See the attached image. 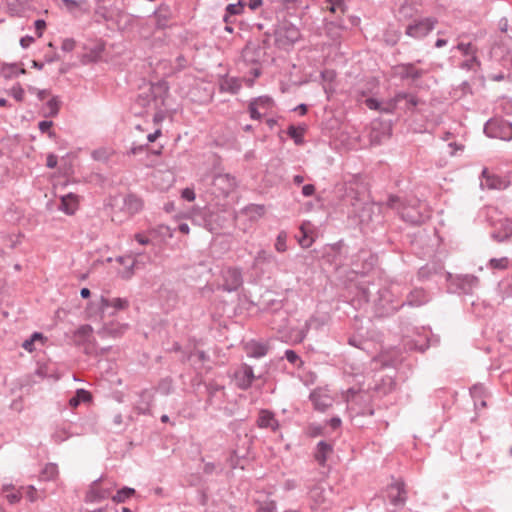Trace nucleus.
<instances>
[{
	"instance_id": "nucleus-63",
	"label": "nucleus",
	"mask_w": 512,
	"mask_h": 512,
	"mask_svg": "<svg viewBox=\"0 0 512 512\" xmlns=\"http://www.w3.org/2000/svg\"><path fill=\"white\" fill-rule=\"evenodd\" d=\"M276 508V503L274 501H270L260 506L258 512H273Z\"/></svg>"
},
{
	"instance_id": "nucleus-4",
	"label": "nucleus",
	"mask_w": 512,
	"mask_h": 512,
	"mask_svg": "<svg viewBox=\"0 0 512 512\" xmlns=\"http://www.w3.org/2000/svg\"><path fill=\"white\" fill-rule=\"evenodd\" d=\"M401 218L411 225H421L429 218L425 206L416 201V204H405L400 213Z\"/></svg>"
},
{
	"instance_id": "nucleus-9",
	"label": "nucleus",
	"mask_w": 512,
	"mask_h": 512,
	"mask_svg": "<svg viewBox=\"0 0 512 512\" xmlns=\"http://www.w3.org/2000/svg\"><path fill=\"white\" fill-rule=\"evenodd\" d=\"M451 285L455 286L464 294H472L473 290L479 285V278L471 275H448Z\"/></svg>"
},
{
	"instance_id": "nucleus-24",
	"label": "nucleus",
	"mask_w": 512,
	"mask_h": 512,
	"mask_svg": "<svg viewBox=\"0 0 512 512\" xmlns=\"http://www.w3.org/2000/svg\"><path fill=\"white\" fill-rule=\"evenodd\" d=\"M484 182L482 183L489 189H504L507 186V182L499 176L490 175L487 169L482 172Z\"/></svg>"
},
{
	"instance_id": "nucleus-51",
	"label": "nucleus",
	"mask_w": 512,
	"mask_h": 512,
	"mask_svg": "<svg viewBox=\"0 0 512 512\" xmlns=\"http://www.w3.org/2000/svg\"><path fill=\"white\" fill-rule=\"evenodd\" d=\"M52 126H53V122L48 121V120L41 121V122H39V125H38L39 130L42 133H48L50 138L55 137V133L53 131H51Z\"/></svg>"
},
{
	"instance_id": "nucleus-25",
	"label": "nucleus",
	"mask_w": 512,
	"mask_h": 512,
	"mask_svg": "<svg viewBox=\"0 0 512 512\" xmlns=\"http://www.w3.org/2000/svg\"><path fill=\"white\" fill-rule=\"evenodd\" d=\"M245 351L249 357L261 358L268 352V347L265 344L251 341L245 345Z\"/></svg>"
},
{
	"instance_id": "nucleus-54",
	"label": "nucleus",
	"mask_w": 512,
	"mask_h": 512,
	"mask_svg": "<svg viewBox=\"0 0 512 512\" xmlns=\"http://www.w3.org/2000/svg\"><path fill=\"white\" fill-rule=\"evenodd\" d=\"M285 357L291 364L297 365L298 362L302 363L300 357L294 350H286Z\"/></svg>"
},
{
	"instance_id": "nucleus-18",
	"label": "nucleus",
	"mask_w": 512,
	"mask_h": 512,
	"mask_svg": "<svg viewBox=\"0 0 512 512\" xmlns=\"http://www.w3.org/2000/svg\"><path fill=\"white\" fill-rule=\"evenodd\" d=\"M219 91L222 93L237 94L242 85L241 80L237 77H229L228 75L219 78Z\"/></svg>"
},
{
	"instance_id": "nucleus-48",
	"label": "nucleus",
	"mask_w": 512,
	"mask_h": 512,
	"mask_svg": "<svg viewBox=\"0 0 512 512\" xmlns=\"http://www.w3.org/2000/svg\"><path fill=\"white\" fill-rule=\"evenodd\" d=\"M20 488L23 493V497H26L29 501L34 502L37 499V490L33 485H28L26 487L21 486Z\"/></svg>"
},
{
	"instance_id": "nucleus-36",
	"label": "nucleus",
	"mask_w": 512,
	"mask_h": 512,
	"mask_svg": "<svg viewBox=\"0 0 512 512\" xmlns=\"http://www.w3.org/2000/svg\"><path fill=\"white\" fill-rule=\"evenodd\" d=\"M275 261V256L267 252L266 250H260L258 251L257 255L254 258L253 261V267H258L259 265L263 264H269Z\"/></svg>"
},
{
	"instance_id": "nucleus-2",
	"label": "nucleus",
	"mask_w": 512,
	"mask_h": 512,
	"mask_svg": "<svg viewBox=\"0 0 512 512\" xmlns=\"http://www.w3.org/2000/svg\"><path fill=\"white\" fill-rule=\"evenodd\" d=\"M275 44L280 49H288L301 37L299 29L288 22H284L274 31Z\"/></svg>"
},
{
	"instance_id": "nucleus-44",
	"label": "nucleus",
	"mask_w": 512,
	"mask_h": 512,
	"mask_svg": "<svg viewBox=\"0 0 512 512\" xmlns=\"http://www.w3.org/2000/svg\"><path fill=\"white\" fill-rule=\"evenodd\" d=\"M286 241H287V233L285 231H281L276 238V242H275L276 251H278L280 253L285 252L287 250Z\"/></svg>"
},
{
	"instance_id": "nucleus-64",
	"label": "nucleus",
	"mask_w": 512,
	"mask_h": 512,
	"mask_svg": "<svg viewBox=\"0 0 512 512\" xmlns=\"http://www.w3.org/2000/svg\"><path fill=\"white\" fill-rule=\"evenodd\" d=\"M57 163H58L57 156L52 153L48 154L47 159H46V166L50 169H53L57 166Z\"/></svg>"
},
{
	"instance_id": "nucleus-52",
	"label": "nucleus",
	"mask_w": 512,
	"mask_h": 512,
	"mask_svg": "<svg viewBox=\"0 0 512 512\" xmlns=\"http://www.w3.org/2000/svg\"><path fill=\"white\" fill-rule=\"evenodd\" d=\"M68 437H69V435L67 434L65 429H58L52 435V438H53L54 442L57 443V444L62 443Z\"/></svg>"
},
{
	"instance_id": "nucleus-19",
	"label": "nucleus",
	"mask_w": 512,
	"mask_h": 512,
	"mask_svg": "<svg viewBox=\"0 0 512 512\" xmlns=\"http://www.w3.org/2000/svg\"><path fill=\"white\" fill-rule=\"evenodd\" d=\"M257 425L260 428H270L274 432L279 429V422L275 418L274 413L265 409L259 412Z\"/></svg>"
},
{
	"instance_id": "nucleus-23",
	"label": "nucleus",
	"mask_w": 512,
	"mask_h": 512,
	"mask_svg": "<svg viewBox=\"0 0 512 512\" xmlns=\"http://www.w3.org/2000/svg\"><path fill=\"white\" fill-rule=\"evenodd\" d=\"M264 54L261 46L252 44H247L242 52L244 61L253 64L258 63Z\"/></svg>"
},
{
	"instance_id": "nucleus-41",
	"label": "nucleus",
	"mask_w": 512,
	"mask_h": 512,
	"mask_svg": "<svg viewBox=\"0 0 512 512\" xmlns=\"http://www.w3.org/2000/svg\"><path fill=\"white\" fill-rule=\"evenodd\" d=\"M60 108V101L57 97H52L47 103H46V109L48 111H45L43 113L44 117H55L59 113Z\"/></svg>"
},
{
	"instance_id": "nucleus-55",
	"label": "nucleus",
	"mask_w": 512,
	"mask_h": 512,
	"mask_svg": "<svg viewBox=\"0 0 512 512\" xmlns=\"http://www.w3.org/2000/svg\"><path fill=\"white\" fill-rule=\"evenodd\" d=\"M248 111L251 119L260 120L262 118V114L258 111V107L255 105V103H252L251 101L248 105Z\"/></svg>"
},
{
	"instance_id": "nucleus-7",
	"label": "nucleus",
	"mask_w": 512,
	"mask_h": 512,
	"mask_svg": "<svg viewBox=\"0 0 512 512\" xmlns=\"http://www.w3.org/2000/svg\"><path fill=\"white\" fill-rule=\"evenodd\" d=\"M419 103L418 98L407 92H399L387 102V107L383 109L385 112H393L400 108L403 110H412Z\"/></svg>"
},
{
	"instance_id": "nucleus-61",
	"label": "nucleus",
	"mask_w": 512,
	"mask_h": 512,
	"mask_svg": "<svg viewBox=\"0 0 512 512\" xmlns=\"http://www.w3.org/2000/svg\"><path fill=\"white\" fill-rule=\"evenodd\" d=\"M29 90H30L31 92H33V93L35 92V93L37 94V97H38V99H39L40 101L44 100L47 96H49V95H50V91H49V90H47V89L38 90V89H36V88H34V87H30V88H29Z\"/></svg>"
},
{
	"instance_id": "nucleus-56",
	"label": "nucleus",
	"mask_w": 512,
	"mask_h": 512,
	"mask_svg": "<svg viewBox=\"0 0 512 512\" xmlns=\"http://www.w3.org/2000/svg\"><path fill=\"white\" fill-rule=\"evenodd\" d=\"M3 74L7 78H11L13 76H17V64H10L2 69Z\"/></svg>"
},
{
	"instance_id": "nucleus-57",
	"label": "nucleus",
	"mask_w": 512,
	"mask_h": 512,
	"mask_svg": "<svg viewBox=\"0 0 512 512\" xmlns=\"http://www.w3.org/2000/svg\"><path fill=\"white\" fill-rule=\"evenodd\" d=\"M11 93L18 102H22L24 100V89L20 85L14 86L11 89Z\"/></svg>"
},
{
	"instance_id": "nucleus-60",
	"label": "nucleus",
	"mask_w": 512,
	"mask_h": 512,
	"mask_svg": "<svg viewBox=\"0 0 512 512\" xmlns=\"http://www.w3.org/2000/svg\"><path fill=\"white\" fill-rule=\"evenodd\" d=\"M348 343L351 345V346H354L356 348H359V349H364L363 347V344L365 343L361 338L357 337V336H352L348 339Z\"/></svg>"
},
{
	"instance_id": "nucleus-45",
	"label": "nucleus",
	"mask_w": 512,
	"mask_h": 512,
	"mask_svg": "<svg viewBox=\"0 0 512 512\" xmlns=\"http://www.w3.org/2000/svg\"><path fill=\"white\" fill-rule=\"evenodd\" d=\"M258 108L269 109L273 105V100L269 96H260L251 100Z\"/></svg>"
},
{
	"instance_id": "nucleus-49",
	"label": "nucleus",
	"mask_w": 512,
	"mask_h": 512,
	"mask_svg": "<svg viewBox=\"0 0 512 512\" xmlns=\"http://www.w3.org/2000/svg\"><path fill=\"white\" fill-rule=\"evenodd\" d=\"M193 357H196L199 362H206L209 360V356L206 354L203 350H196L193 352H190L184 359L183 362L187 360H191Z\"/></svg>"
},
{
	"instance_id": "nucleus-53",
	"label": "nucleus",
	"mask_w": 512,
	"mask_h": 512,
	"mask_svg": "<svg viewBox=\"0 0 512 512\" xmlns=\"http://www.w3.org/2000/svg\"><path fill=\"white\" fill-rule=\"evenodd\" d=\"M302 232L303 235L298 239V243L302 248H309L314 240L304 230Z\"/></svg>"
},
{
	"instance_id": "nucleus-13",
	"label": "nucleus",
	"mask_w": 512,
	"mask_h": 512,
	"mask_svg": "<svg viewBox=\"0 0 512 512\" xmlns=\"http://www.w3.org/2000/svg\"><path fill=\"white\" fill-rule=\"evenodd\" d=\"M332 490L326 489L321 482H316L309 490V498L316 506H321L329 501Z\"/></svg>"
},
{
	"instance_id": "nucleus-35",
	"label": "nucleus",
	"mask_w": 512,
	"mask_h": 512,
	"mask_svg": "<svg viewBox=\"0 0 512 512\" xmlns=\"http://www.w3.org/2000/svg\"><path fill=\"white\" fill-rule=\"evenodd\" d=\"M304 132V127H296L294 125H290L287 129V134L294 140L296 145H302L304 143Z\"/></svg>"
},
{
	"instance_id": "nucleus-27",
	"label": "nucleus",
	"mask_w": 512,
	"mask_h": 512,
	"mask_svg": "<svg viewBox=\"0 0 512 512\" xmlns=\"http://www.w3.org/2000/svg\"><path fill=\"white\" fill-rule=\"evenodd\" d=\"M2 493L10 504H16L23 498L21 488H15L12 484L4 485Z\"/></svg>"
},
{
	"instance_id": "nucleus-46",
	"label": "nucleus",
	"mask_w": 512,
	"mask_h": 512,
	"mask_svg": "<svg viewBox=\"0 0 512 512\" xmlns=\"http://www.w3.org/2000/svg\"><path fill=\"white\" fill-rule=\"evenodd\" d=\"M508 264H509V259L507 257H503V258H499V259L492 258L489 261V266L492 269L503 270L508 267Z\"/></svg>"
},
{
	"instance_id": "nucleus-30",
	"label": "nucleus",
	"mask_w": 512,
	"mask_h": 512,
	"mask_svg": "<svg viewBox=\"0 0 512 512\" xmlns=\"http://www.w3.org/2000/svg\"><path fill=\"white\" fill-rule=\"evenodd\" d=\"M206 391L208 394L207 403L212 405L214 403V399L218 398L219 394H222V396H224L225 387L223 385L218 384L215 381H211L206 384Z\"/></svg>"
},
{
	"instance_id": "nucleus-16",
	"label": "nucleus",
	"mask_w": 512,
	"mask_h": 512,
	"mask_svg": "<svg viewBox=\"0 0 512 512\" xmlns=\"http://www.w3.org/2000/svg\"><path fill=\"white\" fill-rule=\"evenodd\" d=\"M429 301L428 294L422 288H415L409 292L406 301L400 304V307L408 305L411 307H419Z\"/></svg>"
},
{
	"instance_id": "nucleus-38",
	"label": "nucleus",
	"mask_w": 512,
	"mask_h": 512,
	"mask_svg": "<svg viewBox=\"0 0 512 512\" xmlns=\"http://www.w3.org/2000/svg\"><path fill=\"white\" fill-rule=\"evenodd\" d=\"M244 7H245V4L242 1H239L238 3H235V4L227 5L226 14L223 17L224 22L230 23V20H229L230 16H235V15L241 14L244 10Z\"/></svg>"
},
{
	"instance_id": "nucleus-62",
	"label": "nucleus",
	"mask_w": 512,
	"mask_h": 512,
	"mask_svg": "<svg viewBox=\"0 0 512 512\" xmlns=\"http://www.w3.org/2000/svg\"><path fill=\"white\" fill-rule=\"evenodd\" d=\"M181 196H182L183 199H185L187 201H194L195 200V192L191 188H185L182 191Z\"/></svg>"
},
{
	"instance_id": "nucleus-15",
	"label": "nucleus",
	"mask_w": 512,
	"mask_h": 512,
	"mask_svg": "<svg viewBox=\"0 0 512 512\" xmlns=\"http://www.w3.org/2000/svg\"><path fill=\"white\" fill-rule=\"evenodd\" d=\"M172 16L173 13L171 7L165 3L160 4L159 7L154 11V18L157 28L164 29L168 27Z\"/></svg>"
},
{
	"instance_id": "nucleus-21",
	"label": "nucleus",
	"mask_w": 512,
	"mask_h": 512,
	"mask_svg": "<svg viewBox=\"0 0 512 512\" xmlns=\"http://www.w3.org/2000/svg\"><path fill=\"white\" fill-rule=\"evenodd\" d=\"M235 185V178L229 174H218L213 178V186L220 189L224 194L232 191Z\"/></svg>"
},
{
	"instance_id": "nucleus-31",
	"label": "nucleus",
	"mask_w": 512,
	"mask_h": 512,
	"mask_svg": "<svg viewBox=\"0 0 512 512\" xmlns=\"http://www.w3.org/2000/svg\"><path fill=\"white\" fill-rule=\"evenodd\" d=\"M60 209L68 215L74 214L77 209V196L72 193L63 196L61 198Z\"/></svg>"
},
{
	"instance_id": "nucleus-28",
	"label": "nucleus",
	"mask_w": 512,
	"mask_h": 512,
	"mask_svg": "<svg viewBox=\"0 0 512 512\" xmlns=\"http://www.w3.org/2000/svg\"><path fill=\"white\" fill-rule=\"evenodd\" d=\"M333 452V447L330 443L326 441H320L317 444L315 459L319 464H324L328 455Z\"/></svg>"
},
{
	"instance_id": "nucleus-33",
	"label": "nucleus",
	"mask_w": 512,
	"mask_h": 512,
	"mask_svg": "<svg viewBox=\"0 0 512 512\" xmlns=\"http://www.w3.org/2000/svg\"><path fill=\"white\" fill-rule=\"evenodd\" d=\"M151 403L152 395L147 391H143L140 394V401L136 405V410L139 414H149Z\"/></svg>"
},
{
	"instance_id": "nucleus-29",
	"label": "nucleus",
	"mask_w": 512,
	"mask_h": 512,
	"mask_svg": "<svg viewBox=\"0 0 512 512\" xmlns=\"http://www.w3.org/2000/svg\"><path fill=\"white\" fill-rule=\"evenodd\" d=\"M357 211V216L360 219L361 223H369L373 220V215L375 214V205L371 202H366L362 205V207Z\"/></svg>"
},
{
	"instance_id": "nucleus-17",
	"label": "nucleus",
	"mask_w": 512,
	"mask_h": 512,
	"mask_svg": "<svg viewBox=\"0 0 512 512\" xmlns=\"http://www.w3.org/2000/svg\"><path fill=\"white\" fill-rule=\"evenodd\" d=\"M99 482H93L89 490L85 494L84 501L86 503H99L109 497L110 492L98 485Z\"/></svg>"
},
{
	"instance_id": "nucleus-10",
	"label": "nucleus",
	"mask_w": 512,
	"mask_h": 512,
	"mask_svg": "<svg viewBox=\"0 0 512 512\" xmlns=\"http://www.w3.org/2000/svg\"><path fill=\"white\" fill-rule=\"evenodd\" d=\"M243 284L242 272L237 267H229L223 271V284L224 291L233 292L238 290Z\"/></svg>"
},
{
	"instance_id": "nucleus-12",
	"label": "nucleus",
	"mask_w": 512,
	"mask_h": 512,
	"mask_svg": "<svg viewBox=\"0 0 512 512\" xmlns=\"http://www.w3.org/2000/svg\"><path fill=\"white\" fill-rule=\"evenodd\" d=\"M255 378L252 367L245 363L234 372L235 384L241 390L249 389Z\"/></svg>"
},
{
	"instance_id": "nucleus-34",
	"label": "nucleus",
	"mask_w": 512,
	"mask_h": 512,
	"mask_svg": "<svg viewBox=\"0 0 512 512\" xmlns=\"http://www.w3.org/2000/svg\"><path fill=\"white\" fill-rule=\"evenodd\" d=\"M92 399V395L85 389H77L75 395L69 400V405L72 408H76L82 402H89Z\"/></svg>"
},
{
	"instance_id": "nucleus-37",
	"label": "nucleus",
	"mask_w": 512,
	"mask_h": 512,
	"mask_svg": "<svg viewBox=\"0 0 512 512\" xmlns=\"http://www.w3.org/2000/svg\"><path fill=\"white\" fill-rule=\"evenodd\" d=\"M103 50V47H95L91 49L88 53L82 55L81 63L86 65L89 63L97 62L101 58Z\"/></svg>"
},
{
	"instance_id": "nucleus-6",
	"label": "nucleus",
	"mask_w": 512,
	"mask_h": 512,
	"mask_svg": "<svg viewBox=\"0 0 512 512\" xmlns=\"http://www.w3.org/2000/svg\"><path fill=\"white\" fill-rule=\"evenodd\" d=\"M384 497L395 509L402 508L407 500L405 482H391L385 489Z\"/></svg>"
},
{
	"instance_id": "nucleus-22",
	"label": "nucleus",
	"mask_w": 512,
	"mask_h": 512,
	"mask_svg": "<svg viewBox=\"0 0 512 512\" xmlns=\"http://www.w3.org/2000/svg\"><path fill=\"white\" fill-rule=\"evenodd\" d=\"M143 208V201L136 194H128L123 201V211L130 215L138 213Z\"/></svg>"
},
{
	"instance_id": "nucleus-42",
	"label": "nucleus",
	"mask_w": 512,
	"mask_h": 512,
	"mask_svg": "<svg viewBox=\"0 0 512 512\" xmlns=\"http://www.w3.org/2000/svg\"><path fill=\"white\" fill-rule=\"evenodd\" d=\"M406 202L397 195H389L386 205L388 208L397 211L399 214L402 212Z\"/></svg>"
},
{
	"instance_id": "nucleus-40",
	"label": "nucleus",
	"mask_w": 512,
	"mask_h": 512,
	"mask_svg": "<svg viewBox=\"0 0 512 512\" xmlns=\"http://www.w3.org/2000/svg\"><path fill=\"white\" fill-rule=\"evenodd\" d=\"M41 473L42 476L40 480H53L58 477V466L54 463H47Z\"/></svg>"
},
{
	"instance_id": "nucleus-50",
	"label": "nucleus",
	"mask_w": 512,
	"mask_h": 512,
	"mask_svg": "<svg viewBox=\"0 0 512 512\" xmlns=\"http://www.w3.org/2000/svg\"><path fill=\"white\" fill-rule=\"evenodd\" d=\"M456 48L462 52L464 56H469L470 54L476 53L477 49L471 43H459Z\"/></svg>"
},
{
	"instance_id": "nucleus-3",
	"label": "nucleus",
	"mask_w": 512,
	"mask_h": 512,
	"mask_svg": "<svg viewBox=\"0 0 512 512\" xmlns=\"http://www.w3.org/2000/svg\"><path fill=\"white\" fill-rule=\"evenodd\" d=\"M484 132L490 138L508 141L512 139V124L501 118H492L486 122Z\"/></svg>"
},
{
	"instance_id": "nucleus-59",
	"label": "nucleus",
	"mask_w": 512,
	"mask_h": 512,
	"mask_svg": "<svg viewBox=\"0 0 512 512\" xmlns=\"http://www.w3.org/2000/svg\"><path fill=\"white\" fill-rule=\"evenodd\" d=\"M35 31L38 37H41L44 29L46 28V22L42 19H38L34 23Z\"/></svg>"
},
{
	"instance_id": "nucleus-39",
	"label": "nucleus",
	"mask_w": 512,
	"mask_h": 512,
	"mask_svg": "<svg viewBox=\"0 0 512 512\" xmlns=\"http://www.w3.org/2000/svg\"><path fill=\"white\" fill-rule=\"evenodd\" d=\"M135 493V490L130 487H123L118 490L115 495L112 496V500L116 503H124L127 499L131 498Z\"/></svg>"
},
{
	"instance_id": "nucleus-20",
	"label": "nucleus",
	"mask_w": 512,
	"mask_h": 512,
	"mask_svg": "<svg viewBox=\"0 0 512 512\" xmlns=\"http://www.w3.org/2000/svg\"><path fill=\"white\" fill-rule=\"evenodd\" d=\"M129 306V302L127 299L124 298H114L112 300H109L108 298L101 297L100 303H99V310L102 313V317L104 316V313L107 311L108 308L112 307L116 311L118 310H124Z\"/></svg>"
},
{
	"instance_id": "nucleus-58",
	"label": "nucleus",
	"mask_w": 512,
	"mask_h": 512,
	"mask_svg": "<svg viewBox=\"0 0 512 512\" xmlns=\"http://www.w3.org/2000/svg\"><path fill=\"white\" fill-rule=\"evenodd\" d=\"M76 42L73 38H66L63 40L61 49L64 52H71L75 48Z\"/></svg>"
},
{
	"instance_id": "nucleus-8",
	"label": "nucleus",
	"mask_w": 512,
	"mask_h": 512,
	"mask_svg": "<svg viewBox=\"0 0 512 512\" xmlns=\"http://www.w3.org/2000/svg\"><path fill=\"white\" fill-rule=\"evenodd\" d=\"M242 442L243 446L237 447L228 459L229 466L232 470L236 469L238 466L243 470L248 464L247 456L249 454V448L252 444V440L248 437V435H245Z\"/></svg>"
},
{
	"instance_id": "nucleus-47",
	"label": "nucleus",
	"mask_w": 512,
	"mask_h": 512,
	"mask_svg": "<svg viewBox=\"0 0 512 512\" xmlns=\"http://www.w3.org/2000/svg\"><path fill=\"white\" fill-rule=\"evenodd\" d=\"M470 58L462 62L461 68L467 70H475L476 67L480 66V62L476 56V53L470 54Z\"/></svg>"
},
{
	"instance_id": "nucleus-11",
	"label": "nucleus",
	"mask_w": 512,
	"mask_h": 512,
	"mask_svg": "<svg viewBox=\"0 0 512 512\" xmlns=\"http://www.w3.org/2000/svg\"><path fill=\"white\" fill-rule=\"evenodd\" d=\"M436 22L437 21L434 18L422 19L418 22L408 25L406 28V34L413 38H422L433 30Z\"/></svg>"
},
{
	"instance_id": "nucleus-1",
	"label": "nucleus",
	"mask_w": 512,
	"mask_h": 512,
	"mask_svg": "<svg viewBox=\"0 0 512 512\" xmlns=\"http://www.w3.org/2000/svg\"><path fill=\"white\" fill-rule=\"evenodd\" d=\"M358 289V296L367 303L372 302L375 314L379 317L392 315L400 308V305L393 303L392 293L386 287L379 288L375 284H362Z\"/></svg>"
},
{
	"instance_id": "nucleus-43",
	"label": "nucleus",
	"mask_w": 512,
	"mask_h": 512,
	"mask_svg": "<svg viewBox=\"0 0 512 512\" xmlns=\"http://www.w3.org/2000/svg\"><path fill=\"white\" fill-rule=\"evenodd\" d=\"M117 261L120 264L124 265L126 268V270L122 274V277L129 278L133 273L132 270L135 265V260L130 256H127V257L120 256L117 258Z\"/></svg>"
},
{
	"instance_id": "nucleus-14",
	"label": "nucleus",
	"mask_w": 512,
	"mask_h": 512,
	"mask_svg": "<svg viewBox=\"0 0 512 512\" xmlns=\"http://www.w3.org/2000/svg\"><path fill=\"white\" fill-rule=\"evenodd\" d=\"M127 329V324L111 321L105 323L102 328L97 331V334L101 338H118L121 337Z\"/></svg>"
},
{
	"instance_id": "nucleus-5",
	"label": "nucleus",
	"mask_w": 512,
	"mask_h": 512,
	"mask_svg": "<svg viewBox=\"0 0 512 512\" xmlns=\"http://www.w3.org/2000/svg\"><path fill=\"white\" fill-rule=\"evenodd\" d=\"M393 76L401 81L410 80L415 83L421 79L427 71L416 67L415 63H400L392 67Z\"/></svg>"
},
{
	"instance_id": "nucleus-26",
	"label": "nucleus",
	"mask_w": 512,
	"mask_h": 512,
	"mask_svg": "<svg viewBox=\"0 0 512 512\" xmlns=\"http://www.w3.org/2000/svg\"><path fill=\"white\" fill-rule=\"evenodd\" d=\"M512 237V221L505 219L500 223V229L493 233V238L499 242H504Z\"/></svg>"
},
{
	"instance_id": "nucleus-32",
	"label": "nucleus",
	"mask_w": 512,
	"mask_h": 512,
	"mask_svg": "<svg viewBox=\"0 0 512 512\" xmlns=\"http://www.w3.org/2000/svg\"><path fill=\"white\" fill-rule=\"evenodd\" d=\"M93 329L90 325H82L75 332L73 341L77 345L84 344L90 337Z\"/></svg>"
}]
</instances>
